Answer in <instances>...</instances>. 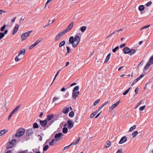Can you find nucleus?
Returning a JSON list of instances; mask_svg holds the SVG:
<instances>
[{"mask_svg": "<svg viewBox=\"0 0 153 153\" xmlns=\"http://www.w3.org/2000/svg\"><path fill=\"white\" fill-rule=\"evenodd\" d=\"M39 123L41 126L44 128V130H45L48 128V126H47V121L45 120H40Z\"/></svg>", "mask_w": 153, "mask_h": 153, "instance_id": "3", "label": "nucleus"}, {"mask_svg": "<svg viewBox=\"0 0 153 153\" xmlns=\"http://www.w3.org/2000/svg\"><path fill=\"white\" fill-rule=\"evenodd\" d=\"M123 31V29H120L119 30H116V31H115L114 32L111 33V34H110V35H109L108 36V37H110L112 35L114 34L115 32H119L120 31Z\"/></svg>", "mask_w": 153, "mask_h": 153, "instance_id": "32", "label": "nucleus"}, {"mask_svg": "<svg viewBox=\"0 0 153 153\" xmlns=\"http://www.w3.org/2000/svg\"><path fill=\"white\" fill-rule=\"evenodd\" d=\"M7 132V130L5 129L2 130L0 131V137L4 134Z\"/></svg>", "mask_w": 153, "mask_h": 153, "instance_id": "23", "label": "nucleus"}, {"mask_svg": "<svg viewBox=\"0 0 153 153\" xmlns=\"http://www.w3.org/2000/svg\"><path fill=\"white\" fill-rule=\"evenodd\" d=\"M145 7L143 5H140L138 7L139 10L140 11H142L144 9Z\"/></svg>", "mask_w": 153, "mask_h": 153, "instance_id": "29", "label": "nucleus"}, {"mask_svg": "<svg viewBox=\"0 0 153 153\" xmlns=\"http://www.w3.org/2000/svg\"><path fill=\"white\" fill-rule=\"evenodd\" d=\"M61 37V36H60V35L59 34H57L55 38V40L56 41H58L59 39Z\"/></svg>", "mask_w": 153, "mask_h": 153, "instance_id": "35", "label": "nucleus"}, {"mask_svg": "<svg viewBox=\"0 0 153 153\" xmlns=\"http://www.w3.org/2000/svg\"><path fill=\"white\" fill-rule=\"evenodd\" d=\"M86 28H87L86 26H83L81 27L80 28V29L82 32H83L86 30Z\"/></svg>", "mask_w": 153, "mask_h": 153, "instance_id": "25", "label": "nucleus"}, {"mask_svg": "<svg viewBox=\"0 0 153 153\" xmlns=\"http://www.w3.org/2000/svg\"><path fill=\"white\" fill-rule=\"evenodd\" d=\"M79 86L78 85L77 86H75L73 89L72 92H76L78 91L79 90Z\"/></svg>", "mask_w": 153, "mask_h": 153, "instance_id": "20", "label": "nucleus"}, {"mask_svg": "<svg viewBox=\"0 0 153 153\" xmlns=\"http://www.w3.org/2000/svg\"><path fill=\"white\" fill-rule=\"evenodd\" d=\"M111 145V143L110 141H108L105 144L104 148H107L108 147Z\"/></svg>", "mask_w": 153, "mask_h": 153, "instance_id": "19", "label": "nucleus"}, {"mask_svg": "<svg viewBox=\"0 0 153 153\" xmlns=\"http://www.w3.org/2000/svg\"><path fill=\"white\" fill-rule=\"evenodd\" d=\"M73 22H71L70 24L69 25L68 27L65 30L66 32H67L68 31L71 30L73 27Z\"/></svg>", "mask_w": 153, "mask_h": 153, "instance_id": "10", "label": "nucleus"}, {"mask_svg": "<svg viewBox=\"0 0 153 153\" xmlns=\"http://www.w3.org/2000/svg\"><path fill=\"white\" fill-rule=\"evenodd\" d=\"M150 25H147L146 26H144L142 28H141L140 29V30H142L143 29L147 28L149 27Z\"/></svg>", "mask_w": 153, "mask_h": 153, "instance_id": "49", "label": "nucleus"}, {"mask_svg": "<svg viewBox=\"0 0 153 153\" xmlns=\"http://www.w3.org/2000/svg\"><path fill=\"white\" fill-rule=\"evenodd\" d=\"M68 131V129L67 128L64 127L63 128L62 132L66 134L67 133Z\"/></svg>", "mask_w": 153, "mask_h": 153, "instance_id": "31", "label": "nucleus"}, {"mask_svg": "<svg viewBox=\"0 0 153 153\" xmlns=\"http://www.w3.org/2000/svg\"><path fill=\"white\" fill-rule=\"evenodd\" d=\"M49 146L48 145H45L43 148V150L44 151H46L48 149Z\"/></svg>", "mask_w": 153, "mask_h": 153, "instance_id": "40", "label": "nucleus"}, {"mask_svg": "<svg viewBox=\"0 0 153 153\" xmlns=\"http://www.w3.org/2000/svg\"><path fill=\"white\" fill-rule=\"evenodd\" d=\"M65 89L64 87H63L61 89V91H65Z\"/></svg>", "mask_w": 153, "mask_h": 153, "instance_id": "64", "label": "nucleus"}, {"mask_svg": "<svg viewBox=\"0 0 153 153\" xmlns=\"http://www.w3.org/2000/svg\"><path fill=\"white\" fill-rule=\"evenodd\" d=\"M67 123L68 124V127L69 129H71L73 127L74 123H72L71 120H68L67 121Z\"/></svg>", "mask_w": 153, "mask_h": 153, "instance_id": "8", "label": "nucleus"}, {"mask_svg": "<svg viewBox=\"0 0 153 153\" xmlns=\"http://www.w3.org/2000/svg\"><path fill=\"white\" fill-rule=\"evenodd\" d=\"M122 149H118L117 153H122Z\"/></svg>", "mask_w": 153, "mask_h": 153, "instance_id": "54", "label": "nucleus"}, {"mask_svg": "<svg viewBox=\"0 0 153 153\" xmlns=\"http://www.w3.org/2000/svg\"><path fill=\"white\" fill-rule=\"evenodd\" d=\"M37 137L39 138V140L42 141V137L40 135H38Z\"/></svg>", "mask_w": 153, "mask_h": 153, "instance_id": "55", "label": "nucleus"}, {"mask_svg": "<svg viewBox=\"0 0 153 153\" xmlns=\"http://www.w3.org/2000/svg\"><path fill=\"white\" fill-rule=\"evenodd\" d=\"M53 122V121H52V120L50 122H47V126H48V127L49 126H50Z\"/></svg>", "mask_w": 153, "mask_h": 153, "instance_id": "52", "label": "nucleus"}, {"mask_svg": "<svg viewBox=\"0 0 153 153\" xmlns=\"http://www.w3.org/2000/svg\"><path fill=\"white\" fill-rule=\"evenodd\" d=\"M148 62L151 65L153 64V55L150 57Z\"/></svg>", "mask_w": 153, "mask_h": 153, "instance_id": "22", "label": "nucleus"}, {"mask_svg": "<svg viewBox=\"0 0 153 153\" xmlns=\"http://www.w3.org/2000/svg\"><path fill=\"white\" fill-rule=\"evenodd\" d=\"M59 99V97H55L53 98V101L52 102L53 103L55 101H56V100H58Z\"/></svg>", "mask_w": 153, "mask_h": 153, "instance_id": "46", "label": "nucleus"}, {"mask_svg": "<svg viewBox=\"0 0 153 153\" xmlns=\"http://www.w3.org/2000/svg\"><path fill=\"white\" fill-rule=\"evenodd\" d=\"M127 137L126 136H124L121 138L119 143V144H122L126 142L127 141Z\"/></svg>", "mask_w": 153, "mask_h": 153, "instance_id": "11", "label": "nucleus"}, {"mask_svg": "<svg viewBox=\"0 0 153 153\" xmlns=\"http://www.w3.org/2000/svg\"><path fill=\"white\" fill-rule=\"evenodd\" d=\"M25 50L24 49H22L19 52L18 55V57H19L20 55L21 54H25Z\"/></svg>", "mask_w": 153, "mask_h": 153, "instance_id": "21", "label": "nucleus"}, {"mask_svg": "<svg viewBox=\"0 0 153 153\" xmlns=\"http://www.w3.org/2000/svg\"><path fill=\"white\" fill-rule=\"evenodd\" d=\"M20 106V105H19L17 106L13 110L16 112L18 110Z\"/></svg>", "mask_w": 153, "mask_h": 153, "instance_id": "41", "label": "nucleus"}, {"mask_svg": "<svg viewBox=\"0 0 153 153\" xmlns=\"http://www.w3.org/2000/svg\"><path fill=\"white\" fill-rule=\"evenodd\" d=\"M120 100H118L117 102L115 103L113 105H112L110 108V110H111L112 111L114 108L117 106V105L120 103Z\"/></svg>", "mask_w": 153, "mask_h": 153, "instance_id": "14", "label": "nucleus"}, {"mask_svg": "<svg viewBox=\"0 0 153 153\" xmlns=\"http://www.w3.org/2000/svg\"><path fill=\"white\" fill-rule=\"evenodd\" d=\"M34 130L33 128H30L27 130L26 134L27 136H29L32 135L34 132Z\"/></svg>", "mask_w": 153, "mask_h": 153, "instance_id": "7", "label": "nucleus"}, {"mask_svg": "<svg viewBox=\"0 0 153 153\" xmlns=\"http://www.w3.org/2000/svg\"><path fill=\"white\" fill-rule=\"evenodd\" d=\"M145 105H143L142 107H140L139 108L140 110L141 111H143V109L145 108Z\"/></svg>", "mask_w": 153, "mask_h": 153, "instance_id": "51", "label": "nucleus"}, {"mask_svg": "<svg viewBox=\"0 0 153 153\" xmlns=\"http://www.w3.org/2000/svg\"><path fill=\"white\" fill-rule=\"evenodd\" d=\"M32 31V30H30L26 33H25L21 36V39L22 40H23L26 39V38L29 36L30 34V33Z\"/></svg>", "mask_w": 153, "mask_h": 153, "instance_id": "4", "label": "nucleus"}, {"mask_svg": "<svg viewBox=\"0 0 153 153\" xmlns=\"http://www.w3.org/2000/svg\"><path fill=\"white\" fill-rule=\"evenodd\" d=\"M100 101V99H98L96 101V102H95L94 103V105L95 106V105H97Z\"/></svg>", "mask_w": 153, "mask_h": 153, "instance_id": "53", "label": "nucleus"}, {"mask_svg": "<svg viewBox=\"0 0 153 153\" xmlns=\"http://www.w3.org/2000/svg\"><path fill=\"white\" fill-rule=\"evenodd\" d=\"M111 55V54L110 53H109L108 54V55L107 56L106 58L105 61V62H104L105 63L110 58Z\"/></svg>", "mask_w": 153, "mask_h": 153, "instance_id": "28", "label": "nucleus"}, {"mask_svg": "<svg viewBox=\"0 0 153 153\" xmlns=\"http://www.w3.org/2000/svg\"><path fill=\"white\" fill-rule=\"evenodd\" d=\"M138 133V132L137 131H135L132 134L133 135V137H135L136 136Z\"/></svg>", "mask_w": 153, "mask_h": 153, "instance_id": "42", "label": "nucleus"}, {"mask_svg": "<svg viewBox=\"0 0 153 153\" xmlns=\"http://www.w3.org/2000/svg\"><path fill=\"white\" fill-rule=\"evenodd\" d=\"M123 51L124 53L125 54L129 53V52H130V48L127 47L124 48L123 49Z\"/></svg>", "mask_w": 153, "mask_h": 153, "instance_id": "15", "label": "nucleus"}, {"mask_svg": "<svg viewBox=\"0 0 153 153\" xmlns=\"http://www.w3.org/2000/svg\"><path fill=\"white\" fill-rule=\"evenodd\" d=\"M138 91H139V89L138 88H136L135 90V91L136 94H137Z\"/></svg>", "mask_w": 153, "mask_h": 153, "instance_id": "61", "label": "nucleus"}, {"mask_svg": "<svg viewBox=\"0 0 153 153\" xmlns=\"http://www.w3.org/2000/svg\"><path fill=\"white\" fill-rule=\"evenodd\" d=\"M57 141L56 140L54 139H53L51 142H50L49 143V145L50 146H52L53 145L54 143L55 142H56Z\"/></svg>", "mask_w": 153, "mask_h": 153, "instance_id": "26", "label": "nucleus"}, {"mask_svg": "<svg viewBox=\"0 0 153 153\" xmlns=\"http://www.w3.org/2000/svg\"><path fill=\"white\" fill-rule=\"evenodd\" d=\"M152 4V1H150L149 2H148V3H147L145 5L147 7H149V5H151Z\"/></svg>", "mask_w": 153, "mask_h": 153, "instance_id": "50", "label": "nucleus"}, {"mask_svg": "<svg viewBox=\"0 0 153 153\" xmlns=\"http://www.w3.org/2000/svg\"><path fill=\"white\" fill-rule=\"evenodd\" d=\"M150 65H151V64H150L148 62L144 67V70L145 71L147 69L150 67Z\"/></svg>", "mask_w": 153, "mask_h": 153, "instance_id": "27", "label": "nucleus"}, {"mask_svg": "<svg viewBox=\"0 0 153 153\" xmlns=\"http://www.w3.org/2000/svg\"><path fill=\"white\" fill-rule=\"evenodd\" d=\"M19 27V26L18 24L15 25L13 30V32L12 34L13 35L15 34L17 31Z\"/></svg>", "mask_w": 153, "mask_h": 153, "instance_id": "16", "label": "nucleus"}, {"mask_svg": "<svg viewBox=\"0 0 153 153\" xmlns=\"http://www.w3.org/2000/svg\"><path fill=\"white\" fill-rule=\"evenodd\" d=\"M74 38L75 42H76V46L80 42V38L79 36L77 35Z\"/></svg>", "mask_w": 153, "mask_h": 153, "instance_id": "9", "label": "nucleus"}, {"mask_svg": "<svg viewBox=\"0 0 153 153\" xmlns=\"http://www.w3.org/2000/svg\"><path fill=\"white\" fill-rule=\"evenodd\" d=\"M25 132V129L23 128L20 129L16 132V136L17 137H20L24 134Z\"/></svg>", "mask_w": 153, "mask_h": 153, "instance_id": "1", "label": "nucleus"}, {"mask_svg": "<svg viewBox=\"0 0 153 153\" xmlns=\"http://www.w3.org/2000/svg\"><path fill=\"white\" fill-rule=\"evenodd\" d=\"M136 126L134 125L132 127H131L130 129L129 130V131L130 132L134 130V129H135L136 128Z\"/></svg>", "mask_w": 153, "mask_h": 153, "instance_id": "39", "label": "nucleus"}, {"mask_svg": "<svg viewBox=\"0 0 153 153\" xmlns=\"http://www.w3.org/2000/svg\"><path fill=\"white\" fill-rule=\"evenodd\" d=\"M130 89H131V88L130 87L129 88H128L127 90L126 91L123 93V94L124 95L127 94H128V92L129 91V90H130Z\"/></svg>", "mask_w": 153, "mask_h": 153, "instance_id": "36", "label": "nucleus"}, {"mask_svg": "<svg viewBox=\"0 0 153 153\" xmlns=\"http://www.w3.org/2000/svg\"><path fill=\"white\" fill-rule=\"evenodd\" d=\"M119 48V47L118 46H117L116 47L114 48L112 50V51L114 53H115L116 50L118 49Z\"/></svg>", "mask_w": 153, "mask_h": 153, "instance_id": "45", "label": "nucleus"}, {"mask_svg": "<svg viewBox=\"0 0 153 153\" xmlns=\"http://www.w3.org/2000/svg\"><path fill=\"white\" fill-rule=\"evenodd\" d=\"M39 43V42L38 40H36L35 42L34 43V45H37Z\"/></svg>", "mask_w": 153, "mask_h": 153, "instance_id": "62", "label": "nucleus"}, {"mask_svg": "<svg viewBox=\"0 0 153 153\" xmlns=\"http://www.w3.org/2000/svg\"><path fill=\"white\" fill-rule=\"evenodd\" d=\"M79 92L78 91L76 92H73L72 93V97L74 98V99H76V97H78V95L79 94Z\"/></svg>", "mask_w": 153, "mask_h": 153, "instance_id": "12", "label": "nucleus"}, {"mask_svg": "<svg viewBox=\"0 0 153 153\" xmlns=\"http://www.w3.org/2000/svg\"><path fill=\"white\" fill-rule=\"evenodd\" d=\"M74 115V113L73 111H71L69 114V116L71 117H73Z\"/></svg>", "mask_w": 153, "mask_h": 153, "instance_id": "38", "label": "nucleus"}, {"mask_svg": "<svg viewBox=\"0 0 153 153\" xmlns=\"http://www.w3.org/2000/svg\"><path fill=\"white\" fill-rule=\"evenodd\" d=\"M18 56H16V57H15V59L16 61H19L20 60V59H19L18 58Z\"/></svg>", "mask_w": 153, "mask_h": 153, "instance_id": "59", "label": "nucleus"}, {"mask_svg": "<svg viewBox=\"0 0 153 153\" xmlns=\"http://www.w3.org/2000/svg\"><path fill=\"white\" fill-rule=\"evenodd\" d=\"M69 42L70 43L72 44L73 47L75 48L76 47V42H74V39L73 36L70 37L69 39Z\"/></svg>", "mask_w": 153, "mask_h": 153, "instance_id": "6", "label": "nucleus"}, {"mask_svg": "<svg viewBox=\"0 0 153 153\" xmlns=\"http://www.w3.org/2000/svg\"><path fill=\"white\" fill-rule=\"evenodd\" d=\"M143 75H141L139 77L136 79L132 82L131 85H134L143 76Z\"/></svg>", "mask_w": 153, "mask_h": 153, "instance_id": "13", "label": "nucleus"}, {"mask_svg": "<svg viewBox=\"0 0 153 153\" xmlns=\"http://www.w3.org/2000/svg\"><path fill=\"white\" fill-rule=\"evenodd\" d=\"M61 69H60V70H59L58 72H57L56 73V74L55 75V76L54 78V79L53 80V82H52L51 83V84L53 83V82L54 79H55V78H56V77L58 75V73H59V72L61 70Z\"/></svg>", "mask_w": 153, "mask_h": 153, "instance_id": "47", "label": "nucleus"}, {"mask_svg": "<svg viewBox=\"0 0 153 153\" xmlns=\"http://www.w3.org/2000/svg\"><path fill=\"white\" fill-rule=\"evenodd\" d=\"M16 143V140L14 139L9 142L7 146V149H9L12 148L13 145Z\"/></svg>", "mask_w": 153, "mask_h": 153, "instance_id": "2", "label": "nucleus"}, {"mask_svg": "<svg viewBox=\"0 0 153 153\" xmlns=\"http://www.w3.org/2000/svg\"><path fill=\"white\" fill-rule=\"evenodd\" d=\"M53 117V115L52 114L50 115H48L47 116V118L45 120L47 121V122H48V121L50 120Z\"/></svg>", "mask_w": 153, "mask_h": 153, "instance_id": "17", "label": "nucleus"}, {"mask_svg": "<svg viewBox=\"0 0 153 153\" xmlns=\"http://www.w3.org/2000/svg\"><path fill=\"white\" fill-rule=\"evenodd\" d=\"M69 111V108L66 107L65 108H63V112L65 114H66L68 113Z\"/></svg>", "mask_w": 153, "mask_h": 153, "instance_id": "18", "label": "nucleus"}, {"mask_svg": "<svg viewBox=\"0 0 153 153\" xmlns=\"http://www.w3.org/2000/svg\"><path fill=\"white\" fill-rule=\"evenodd\" d=\"M65 30L62 31L60 33H59L58 34H59L60 35V36H61L64 35L67 32H66V31Z\"/></svg>", "mask_w": 153, "mask_h": 153, "instance_id": "34", "label": "nucleus"}, {"mask_svg": "<svg viewBox=\"0 0 153 153\" xmlns=\"http://www.w3.org/2000/svg\"><path fill=\"white\" fill-rule=\"evenodd\" d=\"M36 46V45H34V44H33L32 45H31V46H30V48H29L30 49H33L34 47Z\"/></svg>", "mask_w": 153, "mask_h": 153, "instance_id": "57", "label": "nucleus"}, {"mask_svg": "<svg viewBox=\"0 0 153 153\" xmlns=\"http://www.w3.org/2000/svg\"><path fill=\"white\" fill-rule=\"evenodd\" d=\"M143 101V100H141V101H140L139 102H138L137 104V105H136V108L138 107L139 105H140L141 104V103Z\"/></svg>", "mask_w": 153, "mask_h": 153, "instance_id": "58", "label": "nucleus"}, {"mask_svg": "<svg viewBox=\"0 0 153 153\" xmlns=\"http://www.w3.org/2000/svg\"><path fill=\"white\" fill-rule=\"evenodd\" d=\"M80 137H78V139L75 142L73 143H74L73 144L74 145H76L78 143L80 140Z\"/></svg>", "mask_w": 153, "mask_h": 153, "instance_id": "43", "label": "nucleus"}, {"mask_svg": "<svg viewBox=\"0 0 153 153\" xmlns=\"http://www.w3.org/2000/svg\"><path fill=\"white\" fill-rule=\"evenodd\" d=\"M64 135L62 133L56 134L54 136L55 139L56 141H59L62 139V137Z\"/></svg>", "mask_w": 153, "mask_h": 153, "instance_id": "5", "label": "nucleus"}, {"mask_svg": "<svg viewBox=\"0 0 153 153\" xmlns=\"http://www.w3.org/2000/svg\"><path fill=\"white\" fill-rule=\"evenodd\" d=\"M98 112L97 111H95L93 112L91 115L90 116V117L92 118Z\"/></svg>", "mask_w": 153, "mask_h": 153, "instance_id": "37", "label": "nucleus"}, {"mask_svg": "<svg viewBox=\"0 0 153 153\" xmlns=\"http://www.w3.org/2000/svg\"><path fill=\"white\" fill-rule=\"evenodd\" d=\"M144 63V62L143 61H142L138 65V67H140L142 66V65Z\"/></svg>", "mask_w": 153, "mask_h": 153, "instance_id": "60", "label": "nucleus"}, {"mask_svg": "<svg viewBox=\"0 0 153 153\" xmlns=\"http://www.w3.org/2000/svg\"><path fill=\"white\" fill-rule=\"evenodd\" d=\"M66 48L67 50V53L65 54L66 55H67V54L68 53H69L70 52V49L69 47L67 46V47H66Z\"/></svg>", "mask_w": 153, "mask_h": 153, "instance_id": "56", "label": "nucleus"}, {"mask_svg": "<svg viewBox=\"0 0 153 153\" xmlns=\"http://www.w3.org/2000/svg\"><path fill=\"white\" fill-rule=\"evenodd\" d=\"M6 27V25H3L2 27L0 29V30L1 31H3L5 29V28Z\"/></svg>", "mask_w": 153, "mask_h": 153, "instance_id": "48", "label": "nucleus"}, {"mask_svg": "<svg viewBox=\"0 0 153 153\" xmlns=\"http://www.w3.org/2000/svg\"><path fill=\"white\" fill-rule=\"evenodd\" d=\"M126 46V44L125 43L123 44L120 45V48H122Z\"/></svg>", "mask_w": 153, "mask_h": 153, "instance_id": "63", "label": "nucleus"}, {"mask_svg": "<svg viewBox=\"0 0 153 153\" xmlns=\"http://www.w3.org/2000/svg\"><path fill=\"white\" fill-rule=\"evenodd\" d=\"M39 128L38 125L36 123H35L33 124V128Z\"/></svg>", "mask_w": 153, "mask_h": 153, "instance_id": "33", "label": "nucleus"}, {"mask_svg": "<svg viewBox=\"0 0 153 153\" xmlns=\"http://www.w3.org/2000/svg\"><path fill=\"white\" fill-rule=\"evenodd\" d=\"M136 52V50L134 49H131L130 50V52H129V53H130V55H131L132 54H134Z\"/></svg>", "mask_w": 153, "mask_h": 153, "instance_id": "24", "label": "nucleus"}, {"mask_svg": "<svg viewBox=\"0 0 153 153\" xmlns=\"http://www.w3.org/2000/svg\"><path fill=\"white\" fill-rule=\"evenodd\" d=\"M4 36V34L3 33H0V40L2 39Z\"/></svg>", "mask_w": 153, "mask_h": 153, "instance_id": "44", "label": "nucleus"}, {"mask_svg": "<svg viewBox=\"0 0 153 153\" xmlns=\"http://www.w3.org/2000/svg\"><path fill=\"white\" fill-rule=\"evenodd\" d=\"M65 41H63L59 43V47L60 48H61L64 45H65Z\"/></svg>", "mask_w": 153, "mask_h": 153, "instance_id": "30", "label": "nucleus"}]
</instances>
